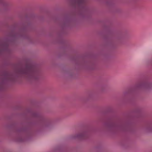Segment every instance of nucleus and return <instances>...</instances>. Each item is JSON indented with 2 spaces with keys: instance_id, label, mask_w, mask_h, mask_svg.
Masks as SVG:
<instances>
[{
  "instance_id": "obj_1",
  "label": "nucleus",
  "mask_w": 152,
  "mask_h": 152,
  "mask_svg": "<svg viewBox=\"0 0 152 152\" xmlns=\"http://www.w3.org/2000/svg\"><path fill=\"white\" fill-rule=\"evenodd\" d=\"M20 73L26 75L28 77L34 79L37 78V76L38 73L34 67L30 65L26 68L25 70L21 71Z\"/></svg>"
},
{
  "instance_id": "obj_2",
  "label": "nucleus",
  "mask_w": 152,
  "mask_h": 152,
  "mask_svg": "<svg viewBox=\"0 0 152 152\" xmlns=\"http://www.w3.org/2000/svg\"><path fill=\"white\" fill-rule=\"evenodd\" d=\"M86 133L85 132H83L80 134L77 137L81 139H85L86 137Z\"/></svg>"
},
{
  "instance_id": "obj_3",
  "label": "nucleus",
  "mask_w": 152,
  "mask_h": 152,
  "mask_svg": "<svg viewBox=\"0 0 152 152\" xmlns=\"http://www.w3.org/2000/svg\"><path fill=\"white\" fill-rule=\"evenodd\" d=\"M77 2L80 5H82L85 4L86 0H76Z\"/></svg>"
},
{
  "instance_id": "obj_4",
  "label": "nucleus",
  "mask_w": 152,
  "mask_h": 152,
  "mask_svg": "<svg viewBox=\"0 0 152 152\" xmlns=\"http://www.w3.org/2000/svg\"><path fill=\"white\" fill-rule=\"evenodd\" d=\"M2 0H0V2Z\"/></svg>"
}]
</instances>
